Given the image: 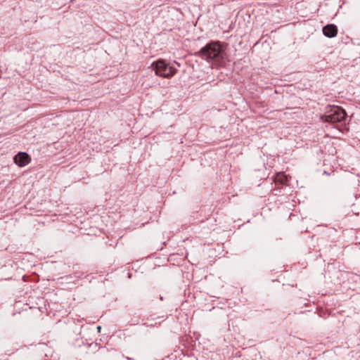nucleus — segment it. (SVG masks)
<instances>
[{"mask_svg": "<svg viewBox=\"0 0 360 360\" xmlns=\"http://www.w3.org/2000/svg\"><path fill=\"white\" fill-rule=\"evenodd\" d=\"M224 49L219 41H212L208 43L200 51L195 53V55L207 62L214 61L221 62L224 58Z\"/></svg>", "mask_w": 360, "mask_h": 360, "instance_id": "f257e3e1", "label": "nucleus"}, {"mask_svg": "<svg viewBox=\"0 0 360 360\" xmlns=\"http://www.w3.org/2000/svg\"><path fill=\"white\" fill-rule=\"evenodd\" d=\"M345 115L346 112L342 108L338 106H333L321 118L325 122L335 123L342 121Z\"/></svg>", "mask_w": 360, "mask_h": 360, "instance_id": "f03ea898", "label": "nucleus"}, {"mask_svg": "<svg viewBox=\"0 0 360 360\" xmlns=\"http://www.w3.org/2000/svg\"><path fill=\"white\" fill-rule=\"evenodd\" d=\"M153 69L157 75L163 77H170L175 74V69L168 66L165 61L158 60L153 64Z\"/></svg>", "mask_w": 360, "mask_h": 360, "instance_id": "7ed1b4c3", "label": "nucleus"}, {"mask_svg": "<svg viewBox=\"0 0 360 360\" xmlns=\"http://www.w3.org/2000/svg\"><path fill=\"white\" fill-rule=\"evenodd\" d=\"M31 160L30 155L24 152H20L14 156V162L20 167H24Z\"/></svg>", "mask_w": 360, "mask_h": 360, "instance_id": "20e7f679", "label": "nucleus"}, {"mask_svg": "<svg viewBox=\"0 0 360 360\" xmlns=\"http://www.w3.org/2000/svg\"><path fill=\"white\" fill-rule=\"evenodd\" d=\"M323 34L328 37L332 38L337 35L338 34V28L333 24L327 25L323 28Z\"/></svg>", "mask_w": 360, "mask_h": 360, "instance_id": "39448f33", "label": "nucleus"}, {"mask_svg": "<svg viewBox=\"0 0 360 360\" xmlns=\"http://www.w3.org/2000/svg\"><path fill=\"white\" fill-rule=\"evenodd\" d=\"M278 181H280L282 184H283V183H285V181H288V179H287V176H286L285 175H284V174H278Z\"/></svg>", "mask_w": 360, "mask_h": 360, "instance_id": "423d86ee", "label": "nucleus"}, {"mask_svg": "<svg viewBox=\"0 0 360 360\" xmlns=\"http://www.w3.org/2000/svg\"><path fill=\"white\" fill-rule=\"evenodd\" d=\"M97 329L100 331V330L101 329V326H98Z\"/></svg>", "mask_w": 360, "mask_h": 360, "instance_id": "0eeeda50", "label": "nucleus"}]
</instances>
